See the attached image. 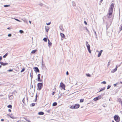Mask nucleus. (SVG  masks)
<instances>
[{
  "mask_svg": "<svg viewBox=\"0 0 122 122\" xmlns=\"http://www.w3.org/2000/svg\"><path fill=\"white\" fill-rule=\"evenodd\" d=\"M32 106H35V104L34 103H33L31 104Z\"/></svg>",
  "mask_w": 122,
  "mask_h": 122,
  "instance_id": "f704fd0d",
  "label": "nucleus"
},
{
  "mask_svg": "<svg viewBox=\"0 0 122 122\" xmlns=\"http://www.w3.org/2000/svg\"><path fill=\"white\" fill-rule=\"evenodd\" d=\"M86 44L89 52L90 53H91V51L90 50V46L88 44V42L87 41H86Z\"/></svg>",
  "mask_w": 122,
  "mask_h": 122,
  "instance_id": "39448f33",
  "label": "nucleus"
},
{
  "mask_svg": "<svg viewBox=\"0 0 122 122\" xmlns=\"http://www.w3.org/2000/svg\"><path fill=\"white\" fill-rule=\"evenodd\" d=\"M115 121L116 122H119L120 117L118 115H115Z\"/></svg>",
  "mask_w": 122,
  "mask_h": 122,
  "instance_id": "f03ea898",
  "label": "nucleus"
},
{
  "mask_svg": "<svg viewBox=\"0 0 122 122\" xmlns=\"http://www.w3.org/2000/svg\"><path fill=\"white\" fill-rule=\"evenodd\" d=\"M13 70L12 69H10V70H8V71H9L10 72V71H13Z\"/></svg>",
  "mask_w": 122,
  "mask_h": 122,
  "instance_id": "7c9ffc66",
  "label": "nucleus"
},
{
  "mask_svg": "<svg viewBox=\"0 0 122 122\" xmlns=\"http://www.w3.org/2000/svg\"><path fill=\"white\" fill-rule=\"evenodd\" d=\"M113 12V10L110 9L109 10L108 14L109 15H111Z\"/></svg>",
  "mask_w": 122,
  "mask_h": 122,
  "instance_id": "1a4fd4ad",
  "label": "nucleus"
},
{
  "mask_svg": "<svg viewBox=\"0 0 122 122\" xmlns=\"http://www.w3.org/2000/svg\"><path fill=\"white\" fill-rule=\"evenodd\" d=\"M117 101L118 102H121V101H121V99L120 98L118 99Z\"/></svg>",
  "mask_w": 122,
  "mask_h": 122,
  "instance_id": "4be33fe9",
  "label": "nucleus"
},
{
  "mask_svg": "<svg viewBox=\"0 0 122 122\" xmlns=\"http://www.w3.org/2000/svg\"><path fill=\"white\" fill-rule=\"evenodd\" d=\"M80 105L79 104H76L74 105L75 109L78 108L80 107Z\"/></svg>",
  "mask_w": 122,
  "mask_h": 122,
  "instance_id": "6e6552de",
  "label": "nucleus"
},
{
  "mask_svg": "<svg viewBox=\"0 0 122 122\" xmlns=\"http://www.w3.org/2000/svg\"><path fill=\"white\" fill-rule=\"evenodd\" d=\"M7 29L10 30L11 29V28L10 27H8L7 28Z\"/></svg>",
  "mask_w": 122,
  "mask_h": 122,
  "instance_id": "de8ad7c7",
  "label": "nucleus"
},
{
  "mask_svg": "<svg viewBox=\"0 0 122 122\" xmlns=\"http://www.w3.org/2000/svg\"><path fill=\"white\" fill-rule=\"evenodd\" d=\"M7 107L8 108H12V106L11 105H9L7 106Z\"/></svg>",
  "mask_w": 122,
  "mask_h": 122,
  "instance_id": "b1692460",
  "label": "nucleus"
},
{
  "mask_svg": "<svg viewBox=\"0 0 122 122\" xmlns=\"http://www.w3.org/2000/svg\"><path fill=\"white\" fill-rule=\"evenodd\" d=\"M48 43L49 45V46H51L52 45V43L49 40V39H48Z\"/></svg>",
  "mask_w": 122,
  "mask_h": 122,
  "instance_id": "2eb2a0df",
  "label": "nucleus"
},
{
  "mask_svg": "<svg viewBox=\"0 0 122 122\" xmlns=\"http://www.w3.org/2000/svg\"><path fill=\"white\" fill-rule=\"evenodd\" d=\"M38 114L39 115H43L44 114V113L42 112H39Z\"/></svg>",
  "mask_w": 122,
  "mask_h": 122,
  "instance_id": "f3484780",
  "label": "nucleus"
},
{
  "mask_svg": "<svg viewBox=\"0 0 122 122\" xmlns=\"http://www.w3.org/2000/svg\"><path fill=\"white\" fill-rule=\"evenodd\" d=\"M84 23L86 25H87V23L86 22V21H84Z\"/></svg>",
  "mask_w": 122,
  "mask_h": 122,
  "instance_id": "a18cd8bd",
  "label": "nucleus"
},
{
  "mask_svg": "<svg viewBox=\"0 0 122 122\" xmlns=\"http://www.w3.org/2000/svg\"><path fill=\"white\" fill-rule=\"evenodd\" d=\"M37 51V50H34L32 51L31 52V53L32 54H34L36 51Z\"/></svg>",
  "mask_w": 122,
  "mask_h": 122,
  "instance_id": "a211bd4d",
  "label": "nucleus"
},
{
  "mask_svg": "<svg viewBox=\"0 0 122 122\" xmlns=\"http://www.w3.org/2000/svg\"><path fill=\"white\" fill-rule=\"evenodd\" d=\"M70 108L71 109H75L74 105H72L70 107Z\"/></svg>",
  "mask_w": 122,
  "mask_h": 122,
  "instance_id": "aec40b11",
  "label": "nucleus"
},
{
  "mask_svg": "<svg viewBox=\"0 0 122 122\" xmlns=\"http://www.w3.org/2000/svg\"><path fill=\"white\" fill-rule=\"evenodd\" d=\"M24 101H25V100H24V98L23 99V100H22V102H23V103H24Z\"/></svg>",
  "mask_w": 122,
  "mask_h": 122,
  "instance_id": "c03bdc74",
  "label": "nucleus"
},
{
  "mask_svg": "<svg viewBox=\"0 0 122 122\" xmlns=\"http://www.w3.org/2000/svg\"><path fill=\"white\" fill-rule=\"evenodd\" d=\"M55 90H56V88H55Z\"/></svg>",
  "mask_w": 122,
  "mask_h": 122,
  "instance_id": "5fc2aeb1",
  "label": "nucleus"
},
{
  "mask_svg": "<svg viewBox=\"0 0 122 122\" xmlns=\"http://www.w3.org/2000/svg\"><path fill=\"white\" fill-rule=\"evenodd\" d=\"M102 98V96L101 95H99L98 97H95L94 98L93 100L94 101H96L101 99Z\"/></svg>",
  "mask_w": 122,
  "mask_h": 122,
  "instance_id": "423d86ee",
  "label": "nucleus"
},
{
  "mask_svg": "<svg viewBox=\"0 0 122 122\" xmlns=\"http://www.w3.org/2000/svg\"><path fill=\"white\" fill-rule=\"evenodd\" d=\"M122 30V26H121V28L120 29V31H121V30Z\"/></svg>",
  "mask_w": 122,
  "mask_h": 122,
  "instance_id": "e433bc0d",
  "label": "nucleus"
},
{
  "mask_svg": "<svg viewBox=\"0 0 122 122\" xmlns=\"http://www.w3.org/2000/svg\"><path fill=\"white\" fill-rule=\"evenodd\" d=\"M37 86L38 89L40 90L42 87V84L41 83H38L37 84Z\"/></svg>",
  "mask_w": 122,
  "mask_h": 122,
  "instance_id": "20e7f679",
  "label": "nucleus"
},
{
  "mask_svg": "<svg viewBox=\"0 0 122 122\" xmlns=\"http://www.w3.org/2000/svg\"><path fill=\"white\" fill-rule=\"evenodd\" d=\"M60 86L61 88V89H63L64 90H65V86L63 82H61L60 84Z\"/></svg>",
  "mask_w": 122,
  "mask_h": 122,
  "instance_id": "7ed1b4c3",
  "label": "nucleus"
},
{
  "mask_svg": "<svg viewBox=\"0 0 122 122\" xmlns=\"http://www.w3.org/2000/svg\"><path fill=\"white\" fill-rule=\"evenodd\" d=\"M112 122H114V121L113 120L112 121Z\"/></svg>",
  "mask_w": 122,
  "mask_h": 122,
  "instance_id": "6e6d98bb",
  "label": "nucleus"
},
{
  "mask_svg": "<svg viewBox=\"0 0 122 122\" xmlns=\"http://www.w3.org/2000/svg\"><path fill=\"white\" fill-rule=\"evenodd\" d=\"M55 92H53L52 93V95H54L55 94Z\"/></svg>",
  "mask_w": 122,
  "mask_h": 122,
  "instance_id": "4c0bfd02",
  "label": "nucleus"
},
{
  "mask_svg": "<svg viewBox=\"0 0 122 122\" xmlns=\"http://www.w3.org/2000/svg\"><path fill=\"white\" fill-rule=\"evenodd\" d=\"M29 22H30V24H31V21H29Z\"/></svg>",
  "mask_w": 122,
  "mask_h": 122,
  "instance_id": "09e8293b",
  "label": "nucleus"
},
{
  "mask_svg": "<svg viewBox=\"0 0 122 122\" xmlns=\"http://www.w3.org/2000/svg\"><path fill=\"white\" fill-rule=\"evenodd\" d=\"M121 64H120L118 65H116V68H115V72L117 70V68L118 67H119L121 65Z\"/></svg>",
  "mask_w": 122,
  "mask_h": 122,
  "instance_id": "9b49d317",
  "label": "nucleus"
},
{
  "mask_svg": "<svg viewBox=\"0 0 122 122\" xmlns=\"http://www.w3.org/2000/svg\"><path fill=\"white\" fill-rule=\"evenodd\" d=\"M86 75L90 77L91 75L89 74H86Z\"/></svg>",
  "mask_w": 122,
  "mask_h": 122,
  "instance_id": "a878e982",
  "label": "nucleus"
},
{
  "mask_svg": "<svg viewBox=\"0 0 122 122\" xmlns=\"http://www.w3.org/2000/svg\"><path fill=\"white\" fill-rule=\"evenodd\" d=\"M117 85V84H115V86H116Z\"/></svg>",
  "mask_w": 122,
  "mask_h": 122,
  "instance_id": "8fccbe9b",
  "label": "nucleus"
},
{
  "mask_svg": "<svg viewBox=\"0 0 122 122\" xmlns=\"http://www.w3.org/2000/svg\"><path fill=\"white\" fill-rule=\"evenodd\" d=\"M114 7V4L113 3H112L110 6V9H113Z\"/></svg>",
  "mask_w": 122,
  "mask_h": 122,
  "instance_id": "4468645a",
  "label": "nucleus"
},
{
  "mask_svg": "<svg viewBox=\"0 0 122 122\" xmlns=\"http://www.w3.org/2000/svg\"><path fill=\"white\" fill-rule=\"evenodd\" d=\"M49 29V28L48 26H47L45 27V30L47 32H48Z\"/></svg>",
  "mask_w": 122,
  "mask_h": 122,
  "instance_id": "dca6fc26",
  "label": "nucleus"
},
{
  "mask_svg": "<svg viewBox=\"0 0 122 122\" xmlns=\"http://www.w3.org/2000/svg\"><path fill=\"white\" fill-rule=\"evenodd\" d=\"M60 35L62 37L64 38H65V36L64 34L62 33H60Z\"/></svg>",
  "mask_w": 122,
  "mask_h": 122,
  "instance_id": "ddd939ff",
  "label": "nucleus"
},
{
  "mask_svg": "<svg viewBox=\"0 0 122 122\" xmlns=\"http://www.w3.org/2000/svg\"><path fill=\"white\" fill-rule=\"evenodd\" d=\"M8 111L9 112H11V110L10 109H9Z\"/></svg>",
  "mask_w": 122,
  "mask_h": 122,
  "instance_id": "ea45409f",
  "label": "nucleus"
},
{
  "mask_svg": "<svg viewBox=\"0 0 122 122\" xmlns=\"http://www.w3.org/2000/svg\"><path fill=\"white\" fill-rule=\"evenodd\" d=\"M3 96V95H0V96Z\"/></svg>",
  "mask_w": 122,
  "mask_h": 122,
  "instance_id": "864d4df0",
  "label": "nucleus"
},
{
  "mask_svg": "<svg viewBox=\"0 0 122 122\" xmlns=\"http://www.w3.org/2000/svg\"><path fill=\"white\" fill-rule=\"evenodd\" d=\"M33 69L35 72H39L40 71L39 70L38 68L36 67L33 68Z\"/></svg>",
  "mask_w": 122,
  "mask_h": 122,
  "instance_id": "0eeeda50",
  "label": "nucleus"
},
{
  "mask_svg": "<svg viewBox=\"0 0 122 122\" xmlns=\"http://www.w3.org/2000/svg\"><path fill=\"white\" fill-rule=\"evenodd\" d=\"M19 32L21 33H22L23 32V31L22 30H20L19 31Z\"/></svg>",
  "mask_w": 122,
  "mask_h": 122,
  "instance_id": "c85d7f7f",
  "label": "nucleus"
},
{
  "mask_svg": "<svg viewBox=\"0 0 122 122\" xmlns=\"http://www.w3.org/2000/svg\"><path fill=\"white\" fill-rule=\"evenodd\" d=\"M25 70V68H23L22 69V70H21V72H22L23 71H24Z\"/></svg>",
  "mask_w": 122,
  "mask_h": 122,
  "instance_id": "bb28decb",
  "label": "nucleus"
},
{
  "mask_svg": "<svg viewBox=\"0 0 122 122\" xmlns=\"http://www.w3.org/2000/svg\"><path fill=\"white\" fill-rule=\"evenodd\" d=\"M43 40L44 41L46 42L47 41V40L46 38H44L43 39Z\"/></svg>",
  "mask_w": 122,
  "mask_h": 122,
  "instance_id": "5701e85b",
  "label": "nucleus"
},
{
  "mask_svg": "<svg viewBox=\"0 0 122 122\" xmlns=\"http://www.w3.org/2000/svg\"><path fill=\"white\" fill-rule=\"evenodd\" d=\"M8 36L10 37L11 36V34H9L8 35Z\"/></svg>",
  "mask_w": 122,
  "mask_h": 122,
  "instance_id": "c9c22d12",
  "label": "nucleus"
},
{
  "mask_svg": "<svg viewBox=\"0 0 122 122\" xmlns=\"http://www.w3.org/2000/svg\"><path fill=\"white\" fill-rule=\"evenodd\" d=\"M57 105V103L56 102H54L52 104V106H56Z\"/></svg>",
  "mask_w": 122,
  "mask_h": 122,
  "instance_id": "6ab92c4d",
  "label": "nucleus"
},
{
  "mask_svg": "<svg viewBox=\"0 0 122 122\" xmlns=\"http://www.w3.org/2000/svg\"><path fill=\"white\" fill-rule=\"evenodd\" d=\"M121 82V83H122V82Z\"/></svg>",
  "mask_w": 122,
  "mask_h": 122,
  "instance_id": "bf43d9fd",
  "label": "nucleus"
},
{
  "mask_svg": "<svg viewBox=\"0 0 122 122\" xmlns=\"http://www.w3.org/2000/svg\"><path fill=\"white\" fill-rule=\"evenodd\" d=\"M15 20H16L18 21H19V22H20V20H18V19H15Z\"/></svg>",
  "mask_w": 122,
  "mask_h": 122,
  "instance_id": "58836bf2",
  "label": "nucleus"
},
{
  "mask_svg": "<svg viewBox=\"0 0 122 122\" xmlns=\"http://www.w3.org/2000/svg\"><path fill=\"white\" fill-rule=\"evenodd\" d=\"M8 55L7 53H6L3 56V57L5 58Z\"/></svg>",
  "mask_w": 122,
  "mask_h": 122,
  "instance_id": "393cba45",
  "label": "nucleus"
},
{
  "mask_svg": "<svg viewBox=\"0 0 122 122\" xmlns=\"http://www.w3.org/2000/svg\"><path fill=\"white\" fill-rule=\"evenodd\" d=\"M37 95H36V97H37Z\"/></svg>",
  "mask_w": 122,
  "mask_h": 122,
  "instance_id": "13d9d810",
  "label": "nucleus"
},
{
  "mask_svg": "<svg viewBox=\"0 0 122 122\" xmlns=\"http://www.w3.org/2000/svg\"><path fill=\"white\" fill-rule=\"evenodd\" d=\"M9 6H10L9 5H5L4 6L5 7H9Z\"/></svg>",
  "mask_w": 122,
  "mask_h": 122,
  "instance_id": "2f4dec72",
  "label": "nucleus"
},
{
  "mask_svg": "<svg viewBox=\"0 0 122 122\" xmlns=\"http://www.w3.org/2000/svg\"><path fill=\"white\" fill-rule=\"evenodd\" d=\"M41 75L40 74H39L37 75V81H38L42 82V79L43 78V76H41V78H40Z\"/></svg>",
  "mask_w": 122,
  "mask_h": 122,
  "instance_id": "f257e3e1",
  "label": "nucleus"
},
{
  "mask_svg": "<svg viewBox=\"0 0 122 122\" xmlns=\"http://www.w3.org/2000/svg\"><path fill=\"white\" fill-rule=\"evenodd\" d=\"M103 51L102 50H101L100 51V52H99L98 55V57H99L101 55L102 53V52Z\"/></svg>",
  "mask_w": 122,
  "mask_h": 122,
  "instance_id": "f8f14e48",
  "label": "nucleus"
},
{
  "mask_svg": "<svg viewBox=\"0 0 122 122\" xmlns=\"http://www.w3.org/2000/svg\"><path fill=\"white\" fill-rule=\"evenodd\" d=\"M0 63L1 64V65H2L3 66H5L6 65H7L8 64V63H3L1 62H0Z\"/></svg>",
  "mask_w": 122,
  "mask_h": 122,
  "instance_id": "9d476101",
  "label": "nucleus"
},
{
  "mask_svg": "<svg viewBox=\"0 0 122 122\" xmlns=\"http://www.w3.org/2000/svg\"><path fill=\"white\" fill-rule=\"evenodd\" d=\"M51 24V22H49L48 23H46V24L47 25H50Z\"/></svg>",
  "mask_w": 122,
  "mask_h": 122,
  "instance_id": "473e14b6",
  "label": "nucleus"
},
{
  "mask_svg": "<svg viewBox=\"0 0 122 122\" xmlns=\"http://www.w3.org/2000/svg\"><path fill=\"white\" fill-rule=\"evenodd\" d=\"M101 83L104 84H106V83L105 81H103Z\"/></svg>",
  "mask_w": 122,
  "mask_h": 122,
  "instance_id": "cd10ccee",
  "label": "nucleus"
},
{
  "mask_svg": "<svg viewBox=\"0 0 122 122\" xmlns=\"http://www.w3.org/2000/svg\"><path fill=\"white\" fill-rule=\"evenodd\" d=\"M111 86L109 85H108V86L107 89H109L110 87Z\"/></svg>",
  "mask_w": 122,
  "mask_h": 122,
  "instance_id": "72a5a7b5",
  "label": "nucleus"
},
{
  "mask_svg": "<svg viewBox=\"0 0 122 122\" xmlns=\"http://www.w3.org/2000/svg\"><path fill=\"white\" fill-rule=\"evenodd\" d=\"M1 121H4V119H1Z\"/></svg>",
  "mask_w": 122,
  "mask_h": 122,
  "instance_id": "49530a36",
  "label": "nucleus"
},
{
  "mask_svg": "<svg viewBox=\"0 0 122 122\" xmlns=\"http://www.w3.org/2000/svg\"><path fill=\"white\" fill-rule=\"evenodd\" d=\"M1 66L0 65V68H1Z\"/></svg>",
  "mask_w": 122,
  "mask_h": 122,
  "instance_id": "3c124183",
  "label": "nucleus"
},
{
  "mask_svg": "<svg viewBox=\"0 0 122 122\" xmlns=\"http://www.w3.org/2000/svg\"><path fill=\"white\" fill-rule=\"evenodd\" d=\"M120 112L121 113H122V111H121Z\"/></svg>",
  "mask_w": 122,
  "mask_h": 122,
  "instance_id": "603ef678",
  "label": "nucleus"
},
{
  "mask_svg": "<svg viewBox=\"0 0 122 122\" xmlns=\"http://www.w3.org/2000/svg\"><path fill=\"white\" fill-rule=\"evenodd\" d=\"M84 100L83 99H82L80 100V102H84Z\"/></svg>",
  "mask_w": 122,
  "mask_h": 122,
  "instance_id": "412c9836",
  "label": "nucleus"
},
{
  "mask_svg": "<svg viewBox=\"0 0 122 122\" xmlns=\"http://www.w3.org/2000/svg\"><path fill=\"white\" fill-rule=\"evenodd\" d=\"M2 59V58L1 56H0V60H1Z\"/></svg>",
  "mask_w": 122,
  "mask_h": 122,
  "instance_id": "a19ab883",
  "label": "nucleus"
},
{
  "mask_svg": "<svg viewBox=\"0 0 122 122\" xmlns=\"http://www.w3.org/2000/svg\"><path fill=\"white\" fill-rule=\"evenodd\" d=\"M101 0V1H102L103 0Z\"/></svg>",
  "mask_w": 122,
  "mask_h": 122,
  "instance_id": "4d7b16f0",
  "label": "nucleus"
},
{
  "mask_svg": "<svg viewBox=\"0 0 122 122\" xmlns=\"http://www.w3.org/2000/svg\"><path fill=\"white\" fill-rule=\"evenodd\" d=\"M105 89V88H103V89L102 90H100L99 91V92H101V91H102V90H103Z\"/></svg>",
  "mask_w": 122,
  "mask_h": 122,
  "instance_id": "79ce46f5",
  "label": "nucleus"
},
{
  "mask_svg": "<svg viewBox=\"0 0 122 122\" xmlns=\"http://www.w3.org/2000/svg\"><path fill=\"white\" fill-rule=\"evenodd\" d=\"M66 74L67 75H68V71H67L66 72Z\"/></svg>",
  "mask_w": 122,
  "mask_h": 122,
  "instance_id": "37998d69",
  "label": "nucleus"
},
{
  "mask_svg": "<svg viewBox=\"0 0 122 122\" xmlns=\"http://www.w3.org/2000/svg\"><path fill=\"white\" fill-rule=\"evenodd\" d=\"M10 117L12 119L15 118L14 117H12L11 116H10Z\"/></svg>",
  "mask_w": 122,
  "mask_h": 122,
  "instance_id": "c756f323",
  "label": "nucleus"
}]
</instances>
